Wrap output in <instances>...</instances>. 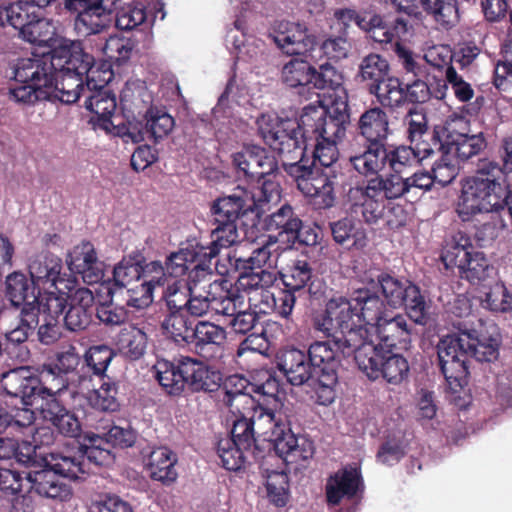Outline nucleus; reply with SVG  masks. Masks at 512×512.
I'll return each mask as SVG.
<instances>
[{
    "label": "nucleus",
    "instance_id": "3",
    "mask_svg": "<svg viewBox=\"0 0 512 512\" xmlns=\"http://www.w3.org/2000/svg\"><path fill=\"white\" fill-rule=\"evenodd\" d=\"M47 71V92L50 102L72 104L88 88L96 87L95 58L86 52L82 44L59 46L51 57H43Z\"/></svg>",
    "mask_w": 512,
    "mask_h": 512
},
{
    "label": "nucleus",
    "instance_id": "16",
    "mask_svg": "<svg viewBox=\"0 0 512 512\" xmlns=\"http://www.w3.org/2000/svg\"><path fill=\"white\" fill-rule=\"evenodd\" d=\"M407 123V135L411 145L419 142H426L431 146V153H441V158L432 166V172L437 169L448 167V121L443 125L435 126L433 131L428 130L426 113L422 109L413 107L408 111L405 118Z\"/></svg>",
    "mask_w": 512,
    "mask_h": 512
},
{
    "label": "nucleus",
    "instance_id": "38",
    "mask_svg": "<svg viewBox=\"0 0 512 512\" xmlns=\"http://www.w3.org/2000/svg\"><path fill=\"white\" fill-rule=\"evenodd\" d=\"M209 295L212 297V309L229 319L244 306L243 295L226 279L213 281Z\"/></svg>",
    "mask_w": 512,
    "mask_h": 512
},
{
    "label": "nucleus",
    "instance_id": "57",
    "mask_svg": "<svg viewBox=\"0 0 512 512\" xmlns=\"http://www.w3.org/2000/svg\"><path fill=\"white\" fill-rule=\"evenodd\" d=\"M180 248L179 251L171 253L166 261V272L172 277H180L187 273L190 266L195 263L198 257H206L204 245L197 243L195 247Z\"/></svg>",
    "mask_w": 512,
    "mask_h": 512
},
{
    "label": "nucleus",
    "instance_id": "26",
    "mask_svg": "<svg viewBox=\"0 0 512 512\" xmlns=\"http://www.w3.org/2000/svg\"><path fill=\"white\" fill-rule=\"evenodd\" d=\"M385 154V159L374 170L363 171L362 169H355V172L368 178L377 175L388 165L393 172L401 174L406 167H410L414 163L420 162L432 155L431 146L426 142H419L413 146H398L393 149H389L386 143Z\"/></svg>",
    "mask_w": 512,
    "mask_h": 512
},
{
    "label": "nucleus",
    "instance_id": "42",
    "mask_svg": "<svg viewBox=\"0 0 512 512\" xmlns=\"http://www.w3.org/2000/svg\"><path fill=\"white\" fill-rule=\"evenodd\" d=\"M338 354L343 355L342 351L334 345L333 338L312 343L307 355L315 375L325 372L337 373L340 365Z\"/></svg>",
    "mask_w": 512,
    "mask_h": 512
},
{
    "label": "nucleus",
    "instance_id": "24",
    "mask_svg": "<svg viewBox=\"0 0 512 512\" xmlns=\"http://www.w3.org/2000/svg\"><path fill=\"white\" fill-rule=\"evenodd\" d=\"M38 310L31 304L25 305L19 312L18 325L5 333L4 354L20 363L28 361L30 350L27 345L29 336L38 326Z\"/></svg>",
    "mask_w": 512,
    "mask_h": 512
},
{
    "label": "nucleus",
    "instance_id": "35",
    "mask_svg": "<svg viewBox=\"0 0 512 512\" xmlns=\"http://www.w3.org/2000/svg\"><path fill=\"white\" fill-rule=\"evenodd\" d=\"M348 197L353 202L354 212L360 213L366 224H377L384 217V210H386L385 199L378 193H373L367 182L350 188Z\"/></svg>",
    "mask_w": 512,
    "mask_h": 512
},
{
    "label": "nucleus",
    "instance_id": "64",
    "mask_svg": "<svg viewBox=\"0 0 512 512\" xmlns=\"http://www.w3.org/2000/svg\"><path fill=\"white\" fill-rule=\"evenodd\" d=\"M370 94L375 95L382 107L395 109L406 103L403 83L396 77L376 85Z\"/></svg>",
    "mask_w": 512,
    "mask_h": 512
},
{
    "label": "nucleus",
    "instance_id": "22",
    "mask_svg": "<svg viewBox=\"0 0 512 512\" xmlns=\"http://www.w3.org/2000/svg\"><path fill=\"white\" fill-rule=\"evenodd\" d=\"M233 164L239 174L242 173L243 177L249 182H257L260 184L259 186L264 181H271L266 177L278 170L276 157L265 148L256 145L247 146L240 152L235 153Z\"/></svg>",
    "mask_w": 512,
    "mask_h": 512
},
{
    "label": "nucleus",
    "instance_id": "12",
    "mask_svg": "<svg viewBox=\"0 0 512 512\" xmlns=\"http://www.w3.org/2000/svg\"><path fill=\"white\" fill-rule=\"evenodd\" d=\"M43 57L23 58L18 60L14 68V80L21 85L10 87L9 95L12 100L24 105H34L38 101H47V71Z\"/></svg>",
    "mask_w": 512,
    "mask_h": 512
},
{
    "label": "nucleus",
    "instance_id": "33",
    "mask_svg": "<svg viewBox=\"0 0 512 512\" xmlns=\"http://www.w3.org/2000/svg\"><path fill=\"white\" fill-rule=\"evenodd\" d=\"M26 42L33 45L46 46L50 48L48 53L42 57H51L53 51L59 46H68L69 44H82L80 41H71L58 36L56 27L51 20L36 16L32 22L26 24V28L22 30L19 36Z\"/></svg>",
    "mask_w": 512,
    "mask_h": 512
},
{
    "label": "nucleus",
    "instance_id": "2",
    "mask_svg": "<svg viewBox=\"0 0 512 512\" xmlns=\"http://www.w3.org/2000/svg\"><path fill=\"white\" fill-rule=\"evenodd\" d=\"M250 418L242 416L233 423L229 439L251 452V459L264 458L266 449L287 463L311 459L315 453L314 442L304 435H295L291 430L290 416L285 411L253 406Z\"/></svg>",
    "mask_w": 512,
    "mask_h": 512
},
{
    "label": "nucleus",
    "instance_id": "1",
    "mask_svg": "<svg viewBox=\"0 0 512 512\" xmlns=\"http://www.w3.org/2000/svg\"><path fill=\"white\" fill-rule=\"evenodd\" d=\"M451 312L457 318L450 320V350L459 351L453 356L450 369H457L456 375H450V411H457L461 427L459 435L454 437L455 444L468 435L466 423L472 405V395L466 388L468 384L467 357L479 362H493L499 356L501 334L493 321L483 320L471 313L470 300L463 294L454 299Z\"/></svg>",
    "mask_w": 512,
    "mask_h": 512
},
{
    "label": "nucleus",
    "instance_id": "30",
    "mask_svg": "<svg viewBox=\"0 0 512 512\" xmlns=\"http://www.w3.org/2000/svg\"><path fill=\"white\" fill-rule=\"evenodd\" d=\"M103 73H108L109 77L107 79H96V87L88 88L89 95L86 97L84 106L98 117V120L101 122L100 125L104 129H109L110 126L117 129V123H115V121L118 117H114V112L117 107L116 97L106 87L112 73L106 71Z\"/></svg>",
    "mask_w": 512,
    "mask_h": 512
},
{
    "label": "nucleus",
    "instance_id": "54",
    "mask_svg": "<svg viewBox=\"0 0 512 512\" xmlns=\"http://www.w3.org/2000/svg\"><path fill=\"white\" fill-rule=\"evenodd\" d=\"M37 16L33 5L27 1L19 0L0 8V25H10L18 31V36L26 28L28 22Z\"/></svg>",
    "mask_w": 512,
    "mask_h": 512
},
{
    "label": "nucleus",
    "instance_id": "52",
    "mask_svg": "<svg viewBox=\"0 0 512 512\" xmlns=\"http://www.w3.org/2000/svg\"><path fill=\"white\" fill-rule=\"evenodd\" d=\"M88 405L101 412H115L119 409L118 385L110 378H102L99 388L89 391L86 395Z\"/></svg>",
    "mask_w": 512,
    "mask_h": 512
},
{
    "label": "nucleus",
    "instance_id": "39",
    "mask_svg": "<svg viewBox=\"0 0 512 512\" xmlns=\"http://www.w3.org/2000/svg\"><path fill=\"white\" fill-rule=\"evenodd\" d=\"M177 462L176 453L167 447H157L149 454L146 470L152 480L158 481L164 486H170L178 478L175 467Z\"/></svg>",
    "mask_w": 512,
    "mask_h": 512
},
{
    "label": "nucleus",
    "instance_id": "6",
    "mask_svg": "<svg viewBox=\"0 0 512 512\" xmlns=\"http://www.w3.org/2000/svg\"><path fill=\"white\" fill-rule=\"evenodd\" d=\"M44 462L43 469L30 471L25 478L30 485V491L33 490L41 497L60 501L69 499L72 495L71 489L59 477L78 480L84 479L88 473L85 464L76 456L51 452L44 458Z\"/></svg>",
    "mask_w": 512,
    "mask_h": 512
},
{
    "label": "nucleus",
    "instance_id": "13",
    "mask_svg": "<svg viewBox=\"0 0 512 512\" xmlns=\"http://www.w3.org/2000/svg\"><path fill=\"white\" fill-rule=\"evenodd\" d=\"M504 187L495 179L480 176L467 178L462 183L457 212L465 221L482 212H499Z\"/></svg>",
    "mask_w": 512,
    "mask_h": 512
},
{
    "label": "nucleus",
    "instance_id": "34",
    "mask_svg": "<svg viewBox=\"0 0 512 512\" xmlns=\"http://www.w3.org/2000/svg\"><path fill=\"white\" fill-rule=\"evenodd\" d=\"M62 268L61 258L50 252L35 256L28 266L29 275L38 292L57 288V284L63 282Z\"/></svg>",
    "mask_w": 512,
    "mask_h": 512
},
{
    "label": "nucleus",
    "instance_id": "48",
    "mask_svg": "<svg viewBox=\"0 0 512 512\" xmlns=\"http://www.w3.org/2000/svg\"><path fill=\"white\" fill-rule=\"evenodd\" d=\"M215 228L212 230V241L204 246V254L216 258L221 248H228L239 241L237 220L214 218Z\"/></svg>",
    "mask_w": 512,
    "mask_h": 512
},
{
    "label": "nucleus",
    "instance_id": "41",
    "mask_svg": "<svg viewBox=\"0 0 512 512\" xmlns=\"http://www.w3.org/2000/svg\"><path fill=\"white\" fill-rule=\"evenodd\" d=\"M265 228L275 232L276 238L284 237L289 243H296L302 228V220L289 204L282 205L265 219Z\"/></svg>",
    "mask_w": 512,
    "mask_h": 512
},
{
    "label": "nucleus",
    "instance_id": "45",
    "mask_svg": "<svg viewBox=\"0 0 512 512\" xmlns=\"http://www.w3.org/2000/svg\"><path fill=\"white\" fill-rule=\"evenodd\" d=\"M38 377L41 379L39 391L42 402H49V399L61 400V397L67 392L72 397L77 393L69 388L70 378L60 371L54 370L49 364L43 365Z\"/></svg>",
    "mask_w": 512,
    "mask_h": 512
},
{
    "label": "nucleus",
    "instance_id": "43",
    "mask_svg": "<svg viewBox=\"0 0 512 512\" xmlns=\"http://www.w3.org/2000/svg\"><path fill=\"white\" fill-rule=\"evenodd\" d=\"M5 297L14 308L25 307L38 297V288L33 281L22 272H13L5 280Z\"/></svg>",
    "mask_w": 512,
    "mask_h": 512
},
{
    "label": "nucleus",
    "instance_id": "40",
    "mask_svg": "<svg viewBox=\"0 0 512 512\" xmlns=\"http://www.w3.org/2000/svg\"><path fill=\"white\" fill-rule=\"evenodd\" d=\"M40 412L43 419L51 423L60 434L67 437L79 435L81 425L78 418L61 403V400L49 399V402H42Z\"/></svg>",
    "mask_w": 512,
    "mask_h": 512
},
{
    "label": "nucleus",
    "instance_id": "5",
    "mask_svg": "<svg viewBox=\"0 0 512 512\" xmlns=\"http://www.w3.org/2000/svg\"><path fill=\"white\" fill-rule=\"evenodd\" d=\"M356 131L363 145H351L348 162L355 169L374 170L385 159V144L390 133L389 117L378 106L366 109L359 117Z\"/></svg>",
    "mask_w": 512,
    "mask_h": 512
},
{
    "label": "nucleus",
    "instance_id": "21",
    "mask_svg": "<svg viewBox=\"0 0 512 512\" xmlns=\"http://www.w3.org/2000/svg\"><path fill=\"white\" fill-rule=\"evenodd\" d=\"M378 343L374 347L382 349L408 351L412 340L417 336L415 323L404 314H390L375 327Z\"/></svg>",
    "mask_w": 512,
    "mask_h": 512
},
{
    "label": "nucleus",
    "instance_id": "61",
    "mask_svg": "<svg viewBox=\"0 0 512 512\" xmlns=\"http://www.w3.org/2000/svg\"><path fill=\"white\" fill-rule=\"evenodd\" d=\"M486 146L483 135H467L450 132V155L458 161H466L479 154Z\"/></svg>",
    "mask_w": 512,
    "mask_h": 512
},
{
    "label": "nucleus",
    "instance_id": "56",
    "mask_svg": "<svg viewBox=\"0 0 512 512\" xmlns=\"http://www.w3.org/2000/svg\"><path fill=\"white\" fill-rule=\"evenodd\" d=\"M216 453L220 464L228 471L240 470L247 459L251 458V452H246L244 447H240L235 440L229 439V436L219 439Z\"/></svg>",
    "mask_w": 512,
    "mask_h": 512
},
{
    "label": "nucleus",
    "instance_id": "47",
    "mask_svg": "<svg viewBox=\"0 0 512 512\" xmlns=\"http://www.w3.org/2000/svg\"><path fill=\"white\" fill-rule=\"evenodd\" d=\"M447 80L438 78L436 74L431 76L430 83L416 79L404 86L405 101L412 104L424 103L431 96L442 100L446 96Z\"/></svg>",
    "mask_w": 512,
    "mask_h": 512
},
{
    "label": "nucleus",
    "instance_id": "20",
    "mask_svg": "<svg viewBox=\"0 0 512 512\" xmlns=\"http://www.w3.org/2000/svg\"><path fill=\"white\" fill-rule=\"evenodd\" d=\"M175 127L174 118L167 112L165 107L155 106L140 121H134L125 130H118L119 136H127L133 142L160 143L173 131Z\"/></svg>",
    "mask_w": 512,
    "mask_h": 512
},
{
    "label": "nucleus",
    "instance_id": "15",
    "mask_svg": "<svg viewBox=\"0 0 512 512\" xmlns=\"http://www.w3.org/2000/svg\"><path fill=\"white\" fill-rule=\"evenodd\" d=\"M262 376L263 382L259 384H249L245 378L239 376L230 377L225 384L226 404L230 408H233L234 401L244 399L253 400L251 393H256L260 396L256 406L263 404L264 407L285 411V413L292 418V415L288 413L290 410L289 407L285 406L278 398L280 392L279 381L268 371L262 373ZM290 420L292 421V419Z\"/></svg>",
    "mask_w": 512,
    "mask_h": 512
},
{
    "label": "nucleus",
    "instance_id": "53",
    "mask_svg": "<svg viewBox=\"0 0 512 512\" xmlns=\"http://www.w3.org/2000/svg\"><path fill=\"white\" fill-rule=\"evenodd\" d=\"M447 0H383L382 2L390 3L397 11L404 12L408 15L417 16L420 14V9L428 14H431L435 21L446 25L448 22L443 13L444 6Z\"/></svg>",
    "mask_w": 512,
    "mask_h": 512
},
{
    "label": "nucleus",
    "instance_id": "17",
    "mask_svg": "<svg viewBox=\"0 0 512 512\" xmlns=\"http://www.w3.org/2000/svg\"><path fill=\"white\" fill-rule=\"evenodd\" d=\"M202 361L190 356H180L172 362H165L156 373V379L165 393L170 396L194 394L198 372Z\"/></svg>",
    "mask_w": 512,
    "mask_h": 512
},
{
    "label": "nucleus",
    "instance_id": "25",
    "mask_svg": "<svg viewBox=\"0 0 512 512\" xmlns=\"http://www.w3.org/2000/svg\"><path fill=\"white\" fill-rule=\"evenodd\" d=\"M0 384L5 395L20 405H34L40 399L41 379L29 367L3 373Z\"/></svg>",
    "mask_w": 512,
    "mask_h": 512
},
{
    "label": "nucleus",
    "instance_id": "9",
    "mask_svg": "<svg viewBox=\"0 0 512 512\" xmlns=\"http://www.w3.org/2000/svg\"><path fill=\"white\" fill-rule=\"evenodd\" d=\"M353 355L358 368L372 381L382 379L399 386L409 379V362L399 350L374 347V343L366 339Z\"/></svg>",
    "mask_w": 512,
    "mask_h": 512
},
{
    "label": "nucleus",
    "instance_id": "36",
    "mask_svg": "<svg viewBox=\"0 0 512 512\" xmlns=\"http://www.w3.org/2000/svg\"><path fill=\"white\" fill-rule=\"evenodd\" d=\"M226 331L223 327L209 321L195 323L188 345L204 358H210L220 350L226 341Z\"/></svg>",
    "mask_w": 512,
    "mask_h": 512
},
{
    "label": "nucleus",
    "instance_id": "18",
    "mask_svg": "<svg viewBox=\"0 0 512 512\" xmlns=\"http://www.w3.org/2000/svg\"><path fill=\"white\" fill-rule=\"evenodd\" d=\"M119 0H64L65 8L76 13L75 28L84 35H96L106 30Z\"/></svg>",
    "mask_w": 512,
    "mask_h": 512
},
{
    "label": "nucleus",
    "instance_id": "59",
    "mask_svg": "<svg viewBox=\"0 0 512 512\" xmlns=\"http://www.w3.org/2000/svg\"><path fill=\"white\" fill-rule=\"evenodd\" d=\"M314 66L303 58L294 57L282 68V80L291 88H305L313 81Z\"/></svg>",
    "mask_w": 512,
    "mask_h": 512
},
{
    "label": "nucleus",
    "instance_id": "28",
    "mask_svg": "<svg viewBox=\"0 0 512 512\" xmlns=\"http://www.w3.org/2000/svg\"><path fill=\"white\" fill-rule=\"evenodd\" d=\"M95 298L92 291L80 287L69 291V304L63 317L66 330L70 332L85 331L92 322Z\"/></svg>",
    "mask_w": 512,
    "mask_h": 512
},
{
    "label": "nucleus",
    "instance_id": "27",
    "mask_svg": "<svg viewBox=\"0 0 512 512\" xmlns=\"http://www.w3.org/2000/svg\"><path fill=\"white\" fill-rule=\"evenodd\" d=\"M121 109L125 122H117V131L125 130L134 121H140L153 105V95L144 83H127L121 92Z\"/></svg>",
    "mask_w": 512,
    "mask_h": 512
},
{
    "label": "nucleus",
    "instance_id": "62",
    "mask_svg": "<svg viewBox=\"0 0 512 512\" xmlns=\"http://www.w3.org/2000/svg\"><path fill=\"white\" fill-rule=\"evenodd\" d=\"M308 141V151L311 150L312 160L309 163L319 164L321 169L332 171L333 164L338 160L339 152L337 148L338 141L326 140L323 138L311 139L306 138Z\"/></svg>",
    "mask_w": 512,
    "mask_h": 512
},
{
    "label": "nucleus",
    "instance_id": "63",
    "mask_svg": "<svg viewBox=\"0 0 512 512\" xmlns=\"http://www.w3.org/2000/svg\"><path fill=\"white\" fill-rule=\"evenodd\" d=\"M313 275L312 265L307 260L297 259L281 273V280L284 287L300 294L305 292Z\"/></svg>",
    "mask_w": 512,
    "mask_h": 512
},
{
    "label": "nucleus",
    "instance_id": "60",
    "mask_svg": "<svg viewBox=\"0 0 512 512\" xmlns=\"http://www.w3.org/2000/svg\"><path fill=\"white\" fill-rule=\"evenodd\" d=\"M120 352L130 360L141 358L147 347V335L135 326H129L120 331L117 338Z\"/></svg>",
    "mask_w": 512,
    "mask_h": 512
},
{
    "label": "nucleus",
    "instance_id": "51",
    "mask_svg": "<svg viewBox=\"0 0 512 512\" xmlns=\"http://www.w3.org/2000/svg\"><path fill=\"white\" fill-rule=\"evenodd\" d=\"M186 312L166 313L161 321L163 334L179 345H188L194 328Z\"/></svg>",
    "mask_w": 512,
    "mask_h": 512
},
{
    "label": "nucleus",
    "instance_id": "19",
    "mask_svg": "<svg viewBox=\"0 0 512 512\" xmlns=\"http://www.w3.org/2000/svg\"><path fill=\"white\" fill-rule=\"evenodd\" d=\"M450 248V263L458 269L460 277L470 283L484 281L494 270L483 252L474 251L469 238L462 235L459 240L454 238Z\"/></svg>",
    "mask_w": 512,
    "mask_h": 512
},
{
    "label": "nucleus",
    "instance_id": "4",
    "mask_svg": "<svg viewBox=\"0 0 512 512\" xmlns=\"http://www.w3.org/2000/svg\"><path fill=\"white\" fill-rule=\"evenodd\" d=\"M311 324L316 332L333 338L344 357L351 356L368 338V329L355 322L351 298L343 295H332L323 308L313 310Z\"/></svg>",
    "mask_w": 512,
    "mask_h": 512
},
{
    "label": "nucleus",
    "instance_id": "46",
    "mask_svg": "<svg viewBox=\"0 0 512 512\" xmlns=\"http://www.w3.org/2000/svg\"><path fill=\"white\" fill-rule=\"evenodd\" d=\"M85 443L80 446L81 455L76 457L79 461L84 464V458L90 464L95 466H109L114 463L115 455L112 449L107 445V442L103 439L100 433H87L85 436ZM87 472L89 469L85 465ZM87 473L86 475H88Z\"/></svg>",
    "mask_w": 512,
    "mask_h": 512
},
{
    "label": "nucleus",
    "instance_id": "31",
    "mask_svg": "<svg viewBox=\"0 0 512 512\" xmlns=\"http://www.w3.org/2000/svg\"><path fill=\"white\" fill-rule=\"evenodd\" d=\"M356 324L376 327L390 314L385 301L368 288H359L351 297Z\"/></svg>",
    "mask_w": 512,
    "mask_h": 512
},
{
    "label": "nucleus",
    "instance_id": "55",
    "mask_svg": "<svg viewBox=\"0 0 512 512\" xmlns=\"http://www.w3.org/2000/svg\"><path fill=\"white\" fill-rule=\"evenodd\" d=\"M160 282V277H157V279H143L126 288H119V291L128 307L143 309L152 303L153 291L156 284Z\"/></svg>",
    "mask_w": 512,
    "mask_h": 512
},
{
    "label": "nucleus",
    "instance_id": "44",
    "mask_svg": "<svg viewBox=\"0 0 512 512\" xmlns=\"http://www.w3.org/2000/svg\"><path fill=\"white\" fill-rule=\"evenodd\" d=\"M333 240L345 249L362 250L368 244L366 231L355 221L345 217L330 223Z\"/></svg>",
    "mask_w": 512,
    "mask_h": 512
},
{
    "label": "nucleus",
    "instance_id": "37",
    "mask_svg": "<svg viewBox=\"0 0 512 512\" xmlns=\"http://www.w3.org/2000/svg\"><path fill=\"white\" fill-rule=\"evenodd\" d=\"M361 483L360 471L353 467H345L331 475L326 483V500L329 505H338L346 496L353 498Z\"/></svg>",
    "mask_w": 512,
    "mask_h": 512
},
{
    "label": "nucleus",
    "instance_id": "14",
    "mask_svg": "<svg viewBox=\"0 0 512 512\" xmlns=\"http://www.w3.org/2000/svg\"><path fill=\"white\" fill-rule=\"evenodd\" d=\"M289 176L295 181L298 190L310 198L317 209H328L334 205V173L321 169L315 163H307L304 166H290Z\"/></svg>",
    "mask_w": 512,
    "mask_h": 512
},
{
    "label": "nucleus",
    "instance_id": "49",
    "mask_svg": "<svg viewBox=\"0 0 512 512\" xmlns=\"http://www.w3.org/2000/svg\"><path fill=\"white\" fill-rule=\"evenodd\" d=\"M145 258L140 251H134L123 259L113 269L114 285L118 288H126L134 282L142 280V263Z\"/></svg>",
    "mask_w": 512,
    "mask_h": 512
},
{
    "label": "nucleus",
    "instance_id": "8",
    "mask_svg": "<svg viewBox=\"0 0 512 512\" xmlns=\"http://www.w3.org/2000/svg\"><path fill=\"white\" fill-rule=\"evenodd\" d=\"M350 124V109L346 94L336 96L328 106L307 105L299 118L301 136L340 142Z\"/></svg>",
    "mask_w": 512,
    "mask_h": 512
},
{
    "label": "nucleus",
    "instance_id": "29",
    "mask_svg": "<svg viewBox=\"0 0 512 512\" xmlns=\"http://www.w3.org/2000/svg\"><path fill=\"white\" fill-rule=\"evenodd\" d=\"M67 264L71 272L81 275L87 284H95L104 276L103 263L98 259L94 245L83 241L68 254Z\"/></svg>",
    "mask_w": 512,
    "mask_h": 512
},
{
    "label": "nucleus",
    "instance_id": "7",
    "mask_svg": "<svg viewBox=\"0 0 512 512\" xmlns=\"http://www.w3.org/2000/svg\"><path fill=\"white\" fill-rule=\"evenodd\" d=\"M258 131L265 144L278 154L288 175L290 166L309 163L306 158L308 141L301 136L299 121L295 124L290 120L262 115L258 121Z\"/></svg>",
    "mask_w": 512,
    "mask_h": 512
},
{
    "label": "nucleus",
    "instance_id": "23",
    "mask_svg": "<svg viewBox=\"0 0 512 512\" xmlns=\"http://www.w3.org/2000/svg\"><path fill=\"white\" fill-rule=\"evenodd\" d=\"M274 41L288 55H305L316 59L317 38L309 34L306 25L290 21L274 24Z\"/></svg>",
    "mask_w": 512,
    "mask_h": 512
},
{
    "label": "nucleus",
    "instance_id": "32",
    "mask_svg": "<svg viewBox=\"0 0 512 512\" xmlns=\"http://www.w3.org/2000/svg\"><path fill=\"white\" fill-rule=\"evenodd\" d=\"M277 366L287 381L294 386H300L315 376L307 353L294 347L279 351Z\"/></svg>",
    "mask_w": 512,
    "mask_h": 512
},
{
    "label": "nucleus",
    "instance_id": "10",
    "mask_svg": "<svg viewBox=\"0 0 512 512\" xmlns=\"http://www.w3.org/2000/svg\"><path fill=\"white\" fill-rule=\"evenodd\" d=\"M376 281L386 305L394 309L405 307L408 317L415 324H427L428 307L417 285L408 279H400L385 271L376 276Z\"/></svg>",
    "mask_w": 512,
    "mask_h": 512
},
{
    "label": "nucleus",
    "instance_id": "11",
    "mask_svg": "<svg viewBox=\"0 0 512 512\" xmlns=\"http://www.w3.org/2000/svg\"><path fill=\"white\" fill-rule=\"evenodd\" d=\"M278 196V185L264 181L252 190L237 186L230 195L217 198L211 207L214 218L237 220L248 213L259 214L261 203H268Z\"/></svg>",
    "mask_w": 512,
    "mask_h": 512
},
{
    "label": "nucleus",
    "instance_id": "58",
    "mask_svg": "<svg viewBox=\"0 0 512 512\" xmlns=\"http://www.w3.org/2000/svg\"><path fill=\"white\" fill-rule=\"evenodd\" d=\"M389 64L379 54L371 53L365 56L359 65V76L362 81L368 82L369 92L376 85H381L389 76Z\"/></svg>",
    "mask_w": 512,
    "mask_h": 512
},
{
    "label": "nucleus",
    "instance_id": "50",
    "mask_svg": "<svg viewBox=\"0 0 512 512\" xmlns=\"http://www.w3.org/2000/svg\"><path fill=\"white\" fill-rule=\"evenodd\" d=\"M366 182L370 185V190L373 193H378L385 200L397 199L409 193L407 178H403L395 172L386 176L378 173L368 177Z\"/></svg>",
    "mask_w": 512,
    "mask_h": 512
}]
</instances>
